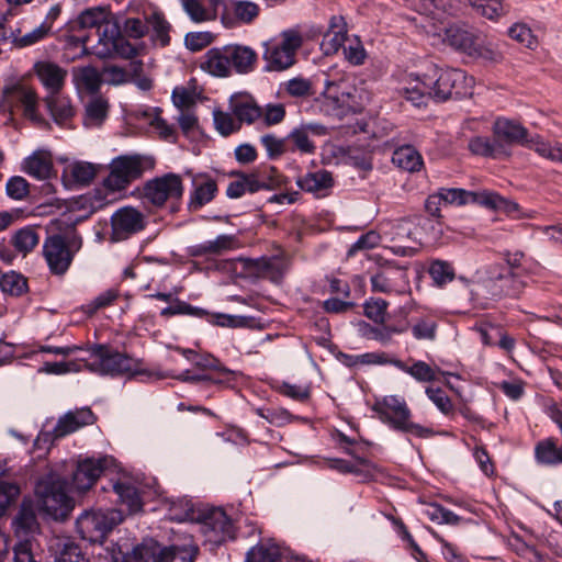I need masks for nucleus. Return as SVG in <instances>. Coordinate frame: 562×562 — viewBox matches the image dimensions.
Returning <instances> with one entry per match:
<instances>
[{
	"label": "nucleus",
	"instance_id": "nucleus-15",
	"mask_svg": "<svg viewBox=\"0 0 562 562\" xmlns=\"http://www.w3.org/2000/svg\"><path fill=\"white\" fill-rule=\"evenodd\" d=\"M111 225L112 239L120 241L142 232L146 226V222L140 211L132 206H124L112 215Z\"/></svg>",
	"mask_w": 562,
	"mask_h": 562
},
{
	"label": "nucleus",
	"instance_id": "nucleus-2",
	"mask_svg": "<svg viewBox=\"0 0 562 562\" xmlns=\"http://www.w3.org/2000/svg\"><path fill=\"white\" fill-rule=\"evenodd\" d=\"M91 358L92 361L89 363L91 371L102 375H140L149 380H161L168 376L162 372L144 368L142 359L130 357L106 345H94L91 348Z\"/></svg>",
	"mask_w": 562,
	"mask_h": 562
},
{
	"label": "nucleus",
	"instance_id": "nucleus-22",
	"mask_svg": "<svg viewBox=\"0 0 562 562\" xmlns=\"http://www.w3.org/2000/svg\"><path fill=\"white\" fill-rule=\"evenodd\" d=\"M347 23L341 15H333L329 20L327 32L324 34L321 48L325 55L338 52L347 41Z\"/></svg>",
	"mask_w": 562,
	"mask_h": 562
},
{
	"label": "nucleus",
	"instance_id": "nucleus-28",
	"mask_svg": "<svg viewBox=\"0 0 562 562\" xmlns=\"http://www.w3.org/2000/svg\"><path fill=\"white\" fill-rule=\"evenodd\" d=\"M22 170L37 180L48 179L53 171L50 154L45 150L34 151L23 160Z\"/></svg>",
	"mask_w": 562,
	"mask_h": 562
},
{
	"label": "nucleus",
	"instance_id": "nucleus-8",
	"mask_svg": "<svg viewBox=\"0 0 562 562\" xmlns=\"http://www.w3.org/2000/svg\"><path fill=\"white\" fill-rule=\"evenodd\" d=\"M447 204H476L493 211L513 213L518 211V204L507 200L497 192L490 190L468 191L459 188H441L438 190Z\"/></svg>",
	"mask_w": 562,
	"mask_h": 562
},
{
	"label": "nucleus",
	"instance_id": "nucleus-26",
	"mask_svg": "<svg viewBox=\"0 0 562 562\" xmlns=\"http://www.w3.org/2000/svg\"><path fill=\"white\" fill-rule=\"evenodd\" d=\"M296 184L305 192L313 193L316 196H324L327 190L334 186V179L331 172L323 169L299 177Z\"/></svg>",
	"mask_w": 562,
	"mask_h": 562
},
{
	"label": "nucleus",
	"instance_id": "nucleus-59",
	"mask_svg": "<svg viewBox=\"0 0 562 562\" xmlns=\"http://www.w3.org/2000/svg\"><path fill=\"white\" fill-rule=\"evenodd\" d=\"M285 92L294 98H306L314 94L311 80L295 77L284 83Z\"/></svg>",
	"mask_w": 562,
	"mask_h": 562
},
{
	"label": "nucleus",
	"instance_id": "nucleus-16",
	"mask_svg": "<svg viewBox=\"0 0 562 562\" xmlns=\"http://www.w3.org/2000/svg\"><path fill=\"white\" fill-rule=\"evenodd\" d=\"M95 416L89 407L76 408L67 412L59 417L52 432H42L38 440L43 437L45 440L63 438L83 426L92 425Z\"/></svg>",
	"mask_w": 562,
	"mask_h": 562
},
{
	"label": "nucleus",
	"instance_id": "nucleus-1",
	"mask_svg": "<svg viewBox=\"0 0 562 562\" xmlns=\"http://www.w3.org/2000/svg\"><path fill=\"white\" fill-rule=\"evenodd\" d=\"M473 83V77L467 76L461 69L429 64L423 71L409 75L408 85L403 88V97L420 108L429 99L440 102L471 95Z\"/></svg>",
	"mask_w": 562,
	"mask_h": 562
},
{
	"label": "nucleus",
	"instance_id": "nucleus-19",
	"mask_svg": "<svg viewBox=\"0 0 562 562\" xmlns=\"http://www.w3.org/2000/svg\"><path fill=\"white\" fill-rule=\"evenodd\" d=\"M493 135L497 142L507 146L520 145L528 147L530 134L526 127L516 121L498 117L493 125Z\"/></svg>",
	"mask_w": 562,
	"mask_h": 562
},
{
	"label": "nucleus",
	"instance_id": "nucleus-38",
	"mask_svg": "<svg viewBox=\"0 0 562 562\" xmlns=\"http://www.w3.org/2000/svg\"><path fill=\"white\" fill-rule=\"evenodd\" d=\"M392 366L396 367L401 371L412 375L415 380L419 382H431L437 380L436 370L432 369L425 361L418 360L415 361L412 366H407L400 359H393Z\"/></svg>",
	"mask_w": 562,
	"mask_h": 562
},
{
	"label": "nucleus",
	"instance_id": "nucleus-10",
	"mask_svg": "<svg viewBox=\"0 0 562 562\" xmlns=\"http://www.w3.org/2000/svg\"><path fill=\"white\" fill-rule=\"evenodd\" d=\"M81 247V239L67 238L60 234L47 236L43 244V256L54 276H64L70 268L75 254Z\"/></svg>",
	"mask_w": 562,
	"mask_h": 562
},
{
	"label": "nucleus",
	"instance_id": "nucleus-64",
	"mask_svg": "<svg viewBox=\"0 0 562 562\" xmlns=\"http://www.w3.org/2000/svg\"><path fill=\"white\" fill-rule=\"evenodd\" d=\"M20 492L16 483L0 481V517L16 501Z\"/></svg>",
	"mask_w": 562,
	"mask_h": 562
},
{
	"label": "nucleus",
	"instance_id": "nucleus-53",
	"mask_svg": "<svg viewBox=\"0 0 562 562\" xmlns=\"http://www.w3.org/2000/svg\"><path fill=\"white\" fill-rule=\"evenodd\" d=\"M260 143L265 147L269 159H277L290 150L286 137L279 138L273 134H266L260 137Z\"/></svg>",
	"mask_w": 562,
	"mask_h": 562
},
{
	"label": "nucleus",
	"instance_id": "nucleus-24",
	"mask_svg": "<svg viewBox=\"0 0 562 562\" xmlns=\"http://www.w3.org/2000/svg\"><path fill=\"white\" fill-rule=\"evenodd\" d=\"M199 553L200 549L193 542L165 547L157 542L155 562H194Z\"/></svg>",
	"mask_w": 562,
	"mask_h": 562
},
{
	"label": "nucleus",
	"instance_id": "nucleus-17",
	"mask_svg": "<svg viewBox=\"0 0 562 562\" xmlns=\"http://www.w3.org/2000/svg\"><path fill=\"white\" fill-rule=\"evenodd\" d=\"M237 261L241 265V274L246 278H263L273 283H279L283 279L284 269L276 258H238Z\"/></svg>",
	"mask_w": 562,
	"mask_h": 562
},
{
	"label": "nucleus",
	"instance_id": "nucleus-34",
	"mask_svg": "<svg viewBox=\"0 0 562 562\" xmlns=\"http://www.w3.org/2000/svg\"><path fill=\"white\" fill-rule=\"evenodd\" d=\"M392 162L408 172L418 171L424 165L422 155L411 145L395 149L392 155Z\"/></svg>",
	"mask_w": 562,
	"mask_h": 562
},
{
	"label": "nucleus",
	"instance_id": "nucleus-55",
	"mask_svg": "<svg viewBox=\"0 0 562 562\" xmlns=\"http://www.w3.org/2000/svg\"><path fill=\"white\" fill-rule=\"evenodd\" d=\"M472 8L481 15L495 20L505 13L502 0H469Z\"/></svg>",
	"mask_w": 562,
	"mask_h": 562
},
{
	"label": "nucleus",
	"instance_id": "nucleus-21",
	"mask_svg": "<svg viewBox=\"0 0 562 562\" xmlns=\"http://www.w3.org/2000/svg\"><path fill=\"white\" fill-rule=\"evenodd\" d=\"M232 74L247 75L255 70L258 63V54L249 46L240 44L227 45Z\"/></svg>",
	"mask_w": 562,
	"mask_h": 562
},
{
	"label": "nucleus",
	"instance_id": "nucleus-58",
	"mask_svg": "<svg viewBox=\"0 0 562 562\" xmlns=\"http://www.w3.org/2000/svg\"><path fill=\"white\" fill-rule=\"evenodd\" d=\"M147 23L155 32L156 38L161 46H167L170 42L169 31L170 24L161 13L154 12L148 19Z\"/></svg>",
	"mask_w": 562,
	"mask_h": 562
},
{
	"label": "nucleus",
	"instance_id": "nucleus-37",
	"mask_svg": "<svg viewBox=\"0 0 562 562\" xmlns=\"http://www.w3.org/2000/svg\"><path fill=\"white\" fill-rule=\"evenodd\" d=\"M109 102L101 95L93 97L86 105L85 125L100 126L108 117Z\"/></svg>",
	"mask_w": 562,
	"mask_h": 562
},
{
	"label": "nucleus",
	"instance_id": "nucleus-32",
	"mask_svg": "<svg viewBox=\"0 0 562 562\" xmlns=\"http://www.w3.org/2000/svg\"><path fill=\"white\" fill-rule=\"evenodd\" d=\"M499 286L503 291V297L517 299L524 292L527 285V274L521 271H505L502 270L497 273Z\"/></svg>",
	"mask_w": 562,
	"mask_h": 562
},
{
	"label": "nucleus",
	"instance_id": "nucleus-42",
	"mask_svg": "<svg viewBox=\"0 0 562 562\" xmlns=\"http://www.w3.org/2000/svg\"><path fill=\"white\" fill-rule=\"evenodd\" d=\"M38 241L40 235L37 229L32 226L18 229L11 237V244L23 255L32 251L37 246Z\"/></svg>",
	"mask_w": 562,
	"mask_h": 562
},
{
	"label": "nucleus",
	"instance_id": "nucleus-4",
	"mask_svg": "<svg viewBox=\"0 0 562 562\" xmlns=\"http://www.w3.org/2000/svg\"><path fill=\"white\" fill-rule=\"evenodd\" d=\"M443 41L452 48L473 58H481L492 63L503 59L497 47L485 40L479 32L465 25H450L445 31Z\"/></svg>",
	"mask_w": 562,
	"mask_h": 562
},
{
	"label": "nucleus",
	"instance_id": "nucleus-36",
	"mask_svg": "<svg viewBox=\"0 0 562 562\" xmlns=\"http://www.w3.org/2000/svg\"><path fill=\"white\" fill-rule=\"evenodd\" d=\"M233 113L239 123L252 124L262 116V109L251 95H245L234 102Z\"/></svg>",
	"mask_w": 562,
	"mask_h": 562
},
{
	"label": "nucleus",
	"instance_id": "nucleus-41",
	"mask_svg": "<svg viewBox=\"0 0 562 562\" xmlns=\"http://www.w3.org/2000/svg\"><path fill=\"white\" fill-rule=\"evenodd\" d=\"M283 554L280 547L274 543H260L247 552L246 562H282Z\"/></svg>",
	"mask_w": 562,
	"mask_h": 562
},
{
	"label": "nucleus",
	"instance_id": "nucleus-11",
	"mask_svg": "<svg viewBox=\"0 0 562 562\" xmlns=\"http://www.w3.org/2000/svg\"><path fill=\"white\" fill-rule=\"evenodd\" d=\"M196 522L206 542L220 546L235 538L234 522L222 508L213 507L202 510Z\"/></svg>",
	"mask_w": 562,
	"mask_h": 562
},
{
	"label": "nucleus",
	"instance_id": "nucleus-27",
	"mask_svg": "<svg viewBox=\"0 0 562 562\" xmlns=\"http://www.w3.org/2000/svg\"><path fill=\"white\" fill-rule=\"evenodd\" d=\"M237 246L238 239L234 235H220L214 240L190 246L188 255L191 257L218 256L227 250L237 248Z\"/></svg>",
	"mask_w": 562,
	"mask_h": 562
},
{
	"label": "nucleus",
	"instance_id": "nucleus-61",
	"mask_svg": "<svg viewBox=\"0 0 562 562\" xmlns=\"http://www.w3.org/2000/svg\"><path fill=\"white\" fill-rule=\"evenodd\" d=\"M70 173L75 182L87 186L97 175V167L91 162H75L70 168Z\"/></svg>",
	"mask_w": 562,
	"mask_h": 562
},
{
	"label": "nucleus",
	"instance_id": "nucleus-30",
	"mask_svg": "<svg viewBox=\"0 0 562 562\" xmlns=\"http://www.w3.org/2000/svg\"><path fill=\"white\" fill-rule=\"evenodd\" d=\"M468 147L472 154L484 157L502 158L510 156V149L495 138L492 140L487 137L476 136L470 139Z\"/></svg>",
	"mask_w": 562,
	"mask_h": 562
},
{
	"label": "nucleus",
	"instance_id": "nucleus-25",
	"mask_svg": "<svg viewBox=\"0 0 562 562\" xmlns=\"http://www.w3.org/2000/svg\"><path fill=\"white\" fill-rule=\"evenodd\" d=\"M12 527L15 536L24 540L36 532L38 529V521L32 501H22L19 512L12 520Z\"/></svg>",
	"mask_w": 562,
	"mask_h": 562
},
{
	"label": "nucleus",
	"instance_id": "nucleus-51",
	"mask_svg": "<svg viewBox=\"0 0 562 562\" xmlns=\"http://www.w3.org/2000/svg\"><path fill=\"white\" fill-rule=\"evenodd\" d=\"M50 31L52 23L43 22L32 32H29L23 36H13L12 43L15 47L19 48L32 46L47 37Z\"/></svg>",
	"mask_w": 562,
	"mask_h": 562
},
{
	"label": "nucleus",
	"instance_id": "nucleus-50",
	"mask_svg": "<svg viewBox=\"0 0 562 562\" xmlns=\"http://www.w3.org/2000/svg\"><path fill=\"white\" fill-rule=\"evenodd\" d=\"M257 182L260 190H276L286 184L288 179L276 167H269L267 170L256 171Z\"/></svg>",
	"mask_w": 562,
	"mask_h": 562
},
{
	"label": "nucleus",
	"instance_id": "nucleus-7",
	"mask_svg": "<svg viewBox=\"0 0 562 562\" xmlns=\"http://www.w3.org/2000/svg\"><path fill=\"white\" fill-rule=\"evenodd\" d=\"M154 164L153 158L137 154L117 156L109 165L110 173L103 180V187L111 192L125 190L146 169H151Z\"/></svg>",
	"mask_w": 562,
	"mask_h": 562
},
{
	"label": "nucleus",
	"instance_id": "nucleus-47",
	"mask_svg": "<svg viewBox=\"0 0 562 562\" xmlns=\"http://www.w3.org/2000/svg\"><path fill=\"white\" fill-rule=\"evenodd\" d=\"M156 550L157 542L153 540L137 544L123 555L122 562H155Z\"/></svg>",
	"mask_w": 562,
	"mask_h": 562
},
{
	"label": "nucleus",
	"instance_id": "nucleus-63",
	"mask_svg": "<svg viewBox=\"0 0 562 562\" xmlns=\"http://www.w3.org/2000/svg\"><path fill=\"white\" fill-rule=\"evenodd\" d=\"M213 120L216 131L223 136H228L240 127L239 123L229 113L221 110L213 112Z\"/></svg>",
	"mask_w": 562,
	"mask_h": 562
},
{
	"label": "nucleus",
	"instance_id": "nucleus-35",
	"mask_svg": "<svg viewBox=\"0 0 562 562\" xmlns=\"http://www.w3.org/2000/svg\"><path fill=\"white\" fill-rule=\"evenodd\" d=\"M529 142L527 148L552 162L562 164V143L547 142L538 134L530 136Z\"/></svg>",
	"mask_w": 562,
	"mask_h": 562
},
{
	"label": "nucleus",
	"instance_id": "nucleus-12",
	"mask_svg": "<svg viewBox=\"0 0 562 562\" xmlns=\"http://www.w3.org/2000/svg\"><path fill=\"white\" fill-rule=\"evenodd\" d=\"M182 194V179L172 172L148 180L143 187L144 200L156 207L164 206L167 201H179Z\"/></svg>",
	"mask_w": 562,
	"mask_h": 562
},
{
	"label": "nucleus",
	"instance_id": "nucleus-56",
	"mask_svg": "<svg viewBox=\"0 0 562 562\" xmlns=\"http://www.w3.org/2000/svg\"><path fill=\"white\" fill-rule=\"evenodd\" d=\"M428 272L437 285L447 284L448 282H451L454 279V269L447 261H432L430 263Z\"/></svg>",
	"mask_w": 562,
	"mask_h": 562
},
{
	"label": "nucleus",
	"instance_id": "nucleus-62",
	"mask_svg": "<svg viewBox=\"0 0 562 562\" xmlns=\"http://www.w3.org/2000/svg\"><path fill=\"white\" fill-rule=\"evenodd\" d=\"M387 305V302L383 299L371 297L363 304L364 315L376 324H383Z\"/></svg>",
	"mask_w": 562,
	"mask_h": 562
},
{
	"label": "nucleus",
	"instance_id": "nucleus-52",
	"mask_svg": "<svg viewBox=\"0 0 562 562\" xmlns=\"http://www.w3.org/2000/svg\"><path fill=\"white\" fill-rule=\"evenodd\" d=\"M16 98L23 106L24 115L37 123H46L36 112L37 98L33 90L20 88Z\"/></svg>",
	"mask_w": 562,
	"mask_h": 562
},
{
	"label": "nucleus",
	"instance_id": "nucleus-46",
	"mask_svg": "<svg viewBox=\"0 0 562 562\" xmlns=\"http://www.w3.org/2000/svg\"><path fill=\"white\" fill-rule=\"evenodd\" d=\"M55 562H88L79 544L70 540L56 543Z\"/></svg>",
	"mask_w": 562,
	"mask_h": 562
},
{
	"label": "nucleus",
	"instance_id": "nucleus-54",
	"mask_svg": "<svg viewBox=\"0 0 562 562\" xmlns=\"http://www.w3.org/2000/svg\"><path fill=\"white\" fill-rule=\"evenodd\" d=\"M106 21V13L101 8H91L85 10L77 19L76 23L80 29L97 27L100 33L102 24Z\"/></svg>",
	"mask_w": 562,
	"mask_h": 562
},
{
	"label": "nucleus",
	"instance_id": "nucleus-5",
	"mask_svg": "<svg viewBox=\"0 0 562 562\" xmlns=\"http://www.w3.org/2000/svg\"><path fill=\"white\" fill-rule=\"evenodd\" d=\"M67 482L56 474H48L36 485L41 509L55 520H66L75 507L67 494Z\"/></svg>",
	"mask_w": 562,
	"mask_h": 562
},
{
	"label": "nucleus",
	"instance_id": "nucleus-39",
	"mask_svg": "<svg viewBox=\"0 0 562 562\" xmlns=\"http://www.w3.org/2000/svg\"><path fill=\"white\" fill-rule=\"evenodd\" d=\"M216 193L217 184L213 179H207L205 182L198 184L191 193L188 204L189 210H200L203 205L211 202L215 198Z\"/></svg>",
	"mask_w": 562,
	"mask_h": 562
},
{
	"label": "nucleus",
	"instance_id": "nucleus-31",
	"mask_svg": "<svg viewBox=\"0 0 562 562\" xmlns=\"http://www.w3.org/2000/svg\"><path fill=\"white\" fill-rule=\"evenodd\" d=\"M231 176L236 177L237 180L232 181L226 189V195L229 199H238L246 192L256 193L260 191V186H258L257 182V173L233 171Z\"/></svg>",
	"mask_w": 562,
	"mask_h": 562
},
{
	"label": "nucleus",
	"instance_id": "nucleus-43",
	"mask_svg": "<svg viewBox=\"0 0 562 562\" xmlns=\"http://www.w3.org/2000/svg\"><path fill=\"white\" fill-rule=\"evenodd\" d=\"M193 364L201 370H213L216 372V378L229 379V385L235 381L236 372L232 371L211 355H198L194 358Z\"/></svg>",
	"mask_w": 562,
	"mask_h": 562
},
{
	"label": "nucleus",
	"instance_id": "nucleus-3",
	"mask_svg": "<svg viewBox=\"0 0 562 562\" xmlns=\"http://www.w3.org/2000/svg\"><path fill=\"white\" fill-rule=\"evenodd\" d=\"M372 409L380 420L395 431L409 434L418 438H430L434 430L412 420V412L404 398L396 395L384 396Z\"/></svg>",
	"mask_w": 562,
	"mask_h": 562
},
{
	"label": "nucleus",
	"instance_id": "nucleus-49",
	"mask_svg": "<svg viewBox=\"0 0 562 562\" xmlns=\"http://www.w3.org/2000/svg\"><path fill=\"white\" fill-rule=\"evenodd\" d=\"M236 19L241 23L249 24L259 15V7L251 1L233 0L228 7Z\"/></svg>",
	"mask_w": 562,
	"mask_h": 562
},
{
	"label": "nucleus",
	"instance_id": "nucleus-57",
	"mask_svg": "<svg viewBox=\"0 0 562 562\" xmlns=\"http://www.w3.org/2000/svg\"><path fill=\"white\" fill-rule=\"evenodd\" d=\"M7 195L15 201H22L30 194V183L21 176L10 177L5 183Z\"/></svg>",
	"mask_w": 562,
	"mask_h": 562
},
{
	"label": "nucleus",
	"instance_id": "nucleus-9",
	"mask_svg": "<svg viewBox=\"0 0 562 562\" xmlns=\"http://www.w3.org/2000/svg\"><path fill=\"white\" fill-rule=\"evenodd\" d=\"M123 516L116 509L85 510L76 520V529L81 539L90 543H103Z\"/></svg>",
	"mask_w": 562,
	"mask_h": 562
},
{
	"label": "nucleus",
	"instance_id": "nucleus-48",
	"mask_svg": "<svg viewBox=\"0 0 562 562\" xmlns=\"http://www.w3.org/2000/svg\"><path fill=\"white\" fill-rule=\"evenodd\" d=\"M286 139L289 140V145H292V147H290L291 151L299 150L301 154L311 155L316 150L315 143L299 126L288 134Z\"/></svg>",
	"mask_w": 562,
	"mask_h": 562
},
{
	"label": "nucleus",
	"instance_id": "nucleus-6",
	"mask_svg": "<svg viewBox=\"0 0 562 562\" xmlns=\"http://www.w3.org/2000/svg\"><path fill=\"white\" fill-rule=\"evenodd\" d=\"M303 36L296 29L284 30L280 34V41L263 43L262 59L265 71H283L295 64L296 52L303 45Z\"/></svg>",
	"mask_w": 562,
	"mask_h": 562
},
{
	"label": "nucleus",
	"instance_id": "nucleus-40",
	"mask_svg": "<svg viewBox=\"0 0 562 562\" xmlns=\"http://www.w3.org/2000/svg\"><path fill=\"white\" fill-rule=\"evenodd\" d=\"M560 447L557 445V439L550 437L540 440L535 447L536 461L543 465L559 464Z\"/></svg>",
	"mask_w": 562,
	"mask_h": 562
},
{
	"label": "nucleus",
	"instance_id": "nucleus-33",
	"mask_svg": "<svg viewBox=\"0 0 562 562\" xmlns=\"http://www.w3.org/2000/svg\"><path fill=\"white\" fill-rule=\"evenodd\" d=\"M113 492L117 496V501L125 505L130 514L142 510L143 503L138 490L130 482L117 481L112 484Z\"/></svg>",
	"mask_w": 562,
	"mask_h": 562
},
{
	"label": "nucleus",
	"instance_id": "nucleus-18",
	"mask_svg": "<svg viewBox=\"0 0 562 562\" xmlns=\"http://www.w3.org/2000/svg\"><path fill=\"white\" fill-rule=\"evenodd\" d=\"M470 296L472 303L483 310L493 306L494 302L503 299L497 274L481 277L471 283Z\"/></svg>",
	"mask_w": 562,
	"mask_h": 562
},
{
	"label": "nucleus",
	"instance_id": "nucleus-20",
	"mask_svg": "<svg viewBox=\"0 0 562 562\" xmlns=\"http://www.w3.org/2000/svg\"><path fill=\"white\" fill-rule=\"evenodd\" d=\"M34 71L48 93L60 92L65 86L67 70L56 63L42 60L34 64Z\"/></svg>",
	"mask_w": 562,
	"mask_h": 562
},
{
	"label": "nucleus",
	"instance_id": "nucleus-45",
	"mask_svg": "<svg viewBox=\"0 0 562 562\" xmlns=\"http://www.w3.org/2000/svg\"><path fill=\"white\" fill-rule=\"evenodd\" d=\"M76 83L83 87L90 93H98L102 83L101 75L97 68L86 66L75 72Z\"/></svg>",
	"mask_w": 562,
	"mask_h": 562
},
{
	"label": "nucleus",
	"instance_id": "nucleus-60",
	"mask_svg": "<svg viewBox=\"0 0 562 562\" xmlns=\"http://www.w3.org/2000/svg\"><path fill=\"white\" fill-rule=\"evenodd\" d=\"M425 514L430 520L438 524L458 525L460 521L458 515L439 504H430L426 508Z\"/></svg>",
	"mask_w": 562,
	"mask_h": 562
},
{
	"label": "nucleus",
	"instance_id": "nucleus-13",
	"mask_svg": "<svg viewBox=\"0 0 562 562\" xmlns=\"http://www.w3.org/2000/svg\"><path fill=\"white\" fill-rule=\"evenodd\" d=\"M372 292L401 294L409 286L407 269L394 262L381 265L370 277Z\"/></svg>",
	"mask_w": 562,
	"mask_h": 562
},
{
	"label": "nucleus",
	"instance_id": "nucleus-23",
	"mask_svg": "<svg viewBox=\"0 0 562 562\" xmlns=\"http://www.w3.org/2000/svg\"><path fill=\"white\" fill-rule=\"evenodd\" d=\"M201 69L214 77L232 76L227 45L209 49L203 56Z\"/></svg>",
	"mask_w": 562,
	"mask_h": 562
},
{
	"label": "nucleus",
	"instance_id": "nucleus-44",
	"mask_svg": "<svg viewBox=\"0 0 562 562\" xmlns=\"http://www.w3.org/2000/svg\"><path fill=\"white\" fill-rule=\"evenodd\" d=\"M0 289L3 293L20 296L27 291V280L21 273L10 271L0 273Z\"/></svg>",
	"mask_w": 562,
	"mask_h": 562
},
{
	"label": "nucleus",
	"instance_id": "nucleus-29",
	"mask_svg": "<svg viewBox=\"0 0 562 562\" xmlns=\"http://www.w3.org/2000/svg\"><path fill=\"white\" fill-rule=\"evenodd\" d=\"M44 102L54 122L60 126H67L75 115V109L71 105L70 99L61 95L59 92L48 93Z\"/></svg>",
	"mask_w": 562,
	"mask_h": 562
},
{
	"label": "nucleus",
	"instance_id": "nucleus-14",
	"mask_svg": "<svg viewBox=\"0 0 562 562\" xmlns=\"http://www.w3.org/2000/svg\"><path fill=\"white\" fill-rule=\"evenodd\" d=\"M111 462L109 457L86 458L78 461L71 474L70 488L78 493L89 491Z\"/></svg>",
	"mask_w": 562,
	"mask_h": 562
}]
</instances>
